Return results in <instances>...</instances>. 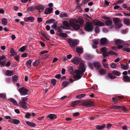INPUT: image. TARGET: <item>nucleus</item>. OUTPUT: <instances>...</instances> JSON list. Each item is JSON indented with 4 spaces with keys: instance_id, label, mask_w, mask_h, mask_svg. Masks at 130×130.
<instances>
[{
    "instance_id": "nucleus-48",
    "label": "nucleus",
    "mask_w": 130,
    "mask_h": 130,
    "mask_svg": "<svg viewBox=\"0 0 130 130\" xmlns=\"http://www.w3.org/2000/svg\"><path fill=\"white\" fill-rule=\"evenodd\" d=\"M100 30V28L98 26L96 27L94 29L95 31L96 34L98 33L99 32Z\"/></svg>"
},
{
    "instance_id": "nucleus-7",
    "label": "nucleus",
    "mask_w": 130,
    "mask_h": 130,
    "mask_svg": "<svg viewBox=\"0 0 130 130\" xmlns=\"http://www.w3.org/2000/svg\"><path fill=\"white\" fill-rule=\"evenodd\" d=\"M71 61L75 65H77L80 62V59L79 58L75 57Z\"/></svg>"
},
{
    "instance_id": "nucleus-60",
    "label": "nucleus",
    "mask_w": 130,
    "mask_h": 130,
    "mask_svg": "<svg viewBox=\"0 0 130 130\" xmlns=\"http://www.w3.org/2000/svg\"><path fill=\"white\" fill-rule=\"evenodd\" d=\"M28 9L29 11L32 12L34 11V9L33 7L31 6V7H29L28 8Z\"/></svg>"
},
{
    "instance_id": "nucleus-63",
    "label": "nucleus",
    "mask_w": 130,
    "mask_h": 130,
    "mask_svg": "<svg viewBox=\"0 0 130 130\" xmlns=\"http://www.w3.org/2000/svg\"><path fill=\"white\" fill-rule=\"evenodd\" d=\"M80 113L78 112H76L73 113V115L75 117L79 116Z\"/></svg>"
},
{
    "instance_id": "nucleus-28",
    "label": "nucleus",
    "mask_w": 130,
    "mask_h": 130,
    "mask_svg": "<svg viewBox=\"0 0 130 130\" xmlns=\"http://www.w3.org/2000/svg\"><path fill=\"white\" fill-rule=\"evenodd\" d=\"M106 70L103 69H101L99 71V73L101 75L104 74L106 73Z\"/></svg>"
},
{
    "instance_id": "nucleus-36",
    "label": "nucleus",
    "mask_w": 130,
    "mask_h": 130,
    "mask_svg": "<svg viewBox=\"0 0 130 130\" xmlns=\"http://www.w3.org/2000/svg\"><path fill=\"white\" fill-rule=\"evenodd\" d=\"M26 47H27L26 46H23L19 49V51L20 52H23L25 50Z\"/></svg>"
},
{
    "instance_id": "nucleus-43",
    "label": "nucleus",
    "mask_w": 130,
    "mask_h": 130,
    "mask_svg": "<svg viewBox=\"0 0 130 130\" xmlns=\"http://www.w3.org/2000/svg\"><path fill=\"white\" fill-rule=\"evenodd\" d=\"M44 9V7L42 6H38L37 9L39 10H43Z\"/></svg>"
},
{
    "instance_id": "nucleus-54",
    "label": "nucleus",
    "mask_w": 130,
    "mask_h": 130,
    "mask_svg": "<svg viewBox=\"0 0 130 130\" xmlns=\"http://www.w3.org/2000/svg\"><path fill=\"white\" fill-rule=\"evenodd\" d=\"M57 29L58 31V32H61L63 31L62 29V28L60 26L58 27Z\"/></svg>"
},
{
    "instance_id": "nucleus-20",
    "label": "nucleus",
    "mask_w": 130,
    "mask_h": 130,
    "mask_svg": "<svg viewBox=\"0 0 130 130\" xmlns=\"http://www.w3.org/2000/svg\"><path fill=\"white\" fill-rule=\"evenodd\" d=\"M6 74L7 76H11L13 74V72L12 71L8 70L6 72Z\"/></svg>"
},
{
    "instance_id": "nucleus-53",
    "label": "nucleus",
    "mask_w": 130,
    "mask_h": 130,
    "mask_svg": "<svg viewBox=\"0 0 130 130\" xmlns=\"http://www.w3.org/2000/svg\"><path fill=\"white\" fill-rule=\"evenodd\" d=\"M63 25L66 26H68L69 25V23L67 21H64L63 22Z\"/></svg>"
},
{
    "instance_id": "nucleus-12",
    "label": "nucleus",
    "mask_w": 130,
    "mask_h": 130,
    "mask_svg": "<svg viewBox=\"0 0 130 130\" xmlns=\"http://www.w3.org/2000/svg\"><path fill=\"white\" fill-rule=\"evenodd\" d=\"M93 64L94 67L96 69H99L101 68V66L99 63L96 61H95L93 62Z\"/></svg>"
},
{
    "instance_id": "nucleus-35",
    "label": "nucleus",
    "mask_w": 130,
    "mask_h": 130,
    "mask_svg": "<svg viewBox=\"0 0 130 130\" xmlns=\"http://www.w3.org/2000/svg\"><path fill=\"white\" fill-rule=\"evenodd\" d=\"M122 49L123 51H126L128 52H130V49L128 47H124Z\"/></svg>"
},
{
    "instance_id": "nucleus-33",
    "label": "nucleus",
    "mask_w": 130,
    "mask_h": 130,
    "mask_svg": "<svg viewBox=\"0 0 130 130\" xmlns=\"http://www.w3.org/2000/svg\"><path fill=\"white\" fill-rule=\"evenodd\" d=\"M20 123V121L18 119H14L13 123L15 124H18Z\"/></svg>"
},
{
    "instance_id": "nucleus-10",
    "label": "nucleus",
    "mask_w": 130,
    "mask_h": 130,
    "mask_svg": "<svg viewBox=\"0 0 130 130\" xmlns=\"http://www.w3.org/2000/svg\"><path fill=\"white\" fill-rule=\"evenodd\" d=\"M94 23L96 25L99 26H103L104 25V24L103 22H102L98 20H97L94 21Z\"/></svg>"
},
{
    "instance_id": "nucleus-30",
    "label": "nucleus",
    "mask_w": 130,
    "mask_h": 130,
    "mask_svg": "<svg viewBox=\"0 0 130 130\" xmlns=\"http://www.w3.org/2000/svg\"><path fill=\"white\" fill-rule=\"evenodd\" d=\"M107 76L110 79H115L116 78V76L113 75L111 73H109Z\"/></svg>"
},
{
    "instance_id": "nucleus-41",
    "label": "nucleus",
    "mask_w": 130,
    "mask_h": 130,
    "mask_svg": "<svg viewBox=\"0 0 130 130\" xmlns=\"http://www.w3.org/2000/svg\"><path fill=\"white\" fill-rule=\"evenodd\" d=\"M59 35L62 37H67L68 35L67 34L65 33L61 32L59 34Z\"/></svg>"
},
{
    "instance_id": "nucleus-19",
    "label": "nucleus",
    "mask_w": 130,
    "mask_h": 130,
    "mask_svg": "<svg viewBox=\"0 0 130 130\" xmlns=\"http://www.w3.org/2000/svg\"><path fill=\"white\" fill-rule=\"evenodd\" d=\"M85 57L88 60L92 59L94 57L93 55L88 54H86Z\"/></svg>"
},
{
    "instance_id": "nucleus-11",
    "label": "nucleus",
    "mask_w": 130,
    "mask_h": 130,
    "mask_svg": "<svg viewBox=\"0 0 130 130\" xmlns=\"http://www.w3.org/2000/svg\"><path fill=\"white\" fill-rule=\"evenodd\" d=\"M47 117L48 120H53L55 119L56 118L57 116L55 114H50L48 115Z\"/></svg>"
},
{
    "instance_id": "nucleus-13",
    "label": "nucleus",
    "mask_w": 130,
    "mask_h": 130,
    "mask_svg": "<svg viewBox=\"0 0 130 130\" xmlns=\"http://www.w3.org/2000/svg\"><path fill=\"white\" fill-rule=\"evenodd\" d=\"M52 11L53 8L52 7H49L45 9V13L46 14H50Z\"/></svg>"
},
{
    "instance_id": "nucleus-61",
    "label": "nucleus",
    "mask_w": 130,
    "mask_h": 130,
    "mask_svg": "<svg viewBox=\"0 0 130 130\" xmlns=\"http://www.w3.org/2000/svg\"><path fill=\"white\" fill-rule=\"evenodd\" d=\"M105 3L104 5V6L106 7L109 5V3L107 1H105Z\"/></svg>"
},
{
    "instance_id": "nucleus-55",
    "label": "nucleus",
    "mask_w": 130,
    "mask_h": 130,
    "mask_svg": "<svg viewBox=\"0 0 130 130\" xmlns=\"http://www.w3.org/2000/svg\"><path fill=\"white\" fill-rule=\"evenodd\" d=\"M5 63V61L4 60L1 61L0 60V65H1L2 67L4 66Z\"/></svg>"
},
{
    "instance_id": "nucleus-9",
    "label": "nucleus",
    "mask_w": 130,
    "mask_h": 130,
    "mask_svg": "<svg viewBox=\"0 0 130 130\" xmlns=\"http://www.w3.org/2000/svg\"><path fill=\"white\" fill-rule=\"evenodd\" d=\"M24 20L26 22L29 21L30 22H32L34 21L35 19L33 17L30 16L25 18Z\"/></svg>"
},
{
    "instance_id": "nucleus-15",
    "label": "nucleus",
    "mask_w": 130,
    "mask_h": 130,
    "mask_svg": "<svg viewBox=\"0 0 130 130\" xmlns=\"http://www.w3.org/2000/svg\"><path fill=\"white\" fill-rule=\"evenodd\" d=\"M105 127V124H103L102 125H97L95 126L96 129L98 130L103 129Z\"/></svg>"
},
{
    "instance_id": "nucleus-64",
    "label": "nucleus",
    "mask_w": 130,
    "mask_h": 130,
    "mask_svg": "<svg viewBox=\"0 0 130 130\" xmlns=\"http://www.w3.org/2000/svg\"><path fill=\"white\" fill-rule=\"evenodd\" d=\"M55 77L56 78H57L59 79L61 78V76L60 74H58L56 75L55 76Z\"/></svg>"
},
{
    "instance_id": "nucleus-23",
    "label": "nucleus",
    "mask_w": 130,
    "mask_h": 130,
    "mask_svg": "<svg viewBox=\"0 0 130 130\" xmlns=\"http://www.w3.org/2000/svg\"><path fill=\"white\" fill-rule=\"evenodd\" d=\"M121 68L124 70H127L128 68V64L126 65L123 64H121Z\"/></svg>"
},
{
    "instance_id": "nucleus-31",
    "label": "nucleus",
    "mask_w": 130,
    "mask_h": 130,
    "mask_svg": "<svg viewBox=\"0 0 130 130\" xmlns=\"http://www.w3.org/2000/svg\"><path fill=\"white\" fill-rule=\"evenodd\" d=\"M112 73L113 74L118 76H119L120 75V73L119 72H118L115 70L112 71Z\"/></svg>"
},
{
    "instance_id": "nucleus-46",
    "label": "nucleus",
    "mask_w": 130,
    "mask_h": 130,
    "mask_svg": "<svg viewBox=\"0 0 130 130\" xmlns=\"http://www.w3.org/2000/svg\"><path fill=\"white\" fill-rule=\"evenodd\" d=\"M85 95L83 94H81L77 95L76 97L77 98L80 99L82 98L85 96Z\"/></svg>"
},
{
    "instance_id": "nucleus-2",
    "label": "nucleus",
    "mask_w": 130,
    "mask_h": 130,
    "mask_svg": "<svg viewBox=\"0 0 130 130\" xmlns=\"http://www.w3.org/2000/svg\"><path fill=\"white\" fill-rule=\"evenodd\" d=\"M77 21L76 19H71L69 21V23L71 26L75 30L79 29L80 28V26L77 24Z\"/></svg>"
},
{
    "instance_id": "nucleus-22",
    "label": "nucleus",
    "mask_w": 130,
    "mask_h": 130,
    "mask_svg": "<svg viewBox=\"0 0 130 130\" xmlns=\"http://www.w3.org/2000/svg\"><path fill=\"white\" fill-rule=\"evenodd\" d=\"M76 51L77 53L80 54H82L83 52V49L79 47L76 48Z\"/></svg>"
},
{
    "instance_id": "nucleus-58",
    "label": "nucleus",
    "mask_w": 130,
    "mask_h": 130,
    "mask_svg": "<svg viewBox=\"0 0 130 130\" xmlns=\"http://www.w3.org/2000/svg\"><path fill=\"white\" fill-rule=\"evenodd\" d=\"M121 107L120 108V109H122V110L124 111H126V112H128L129 110L127 109L126 107L125 106H121Z\"/></svg>"
},
{
    "instance_id": "nucleus-17",
    "label": "nucleus",
    "mask_w": 130,
    "mask_h": 130,
    "mask_svg": "<svg viewBox=\"0 0 130 130\" xmlns=\"http://www.w3.org/2000/svg\"><path fill=\"white\" fill-rule=\"evenodd\" d=\"M27 103L25 101H21L20 102V105L24 109H26L27 108V106L26 104Z\"/></svg>"
},
{
    "instance_id": "nucleus-4",
    "label": "nucleus",
    "mask_w": 130,
    "mask_h": 130,
    "mask_svg": "<svg viewBox=\"0 0 130 130\" xmlns=\"http://www.w3.org/2000/svg\"><path fill=\"white\" fill-rule=\"evenodd\" d=\"M19 91L22 95H25L29 94V90L26 88L22 87L20 88L18 90Z\"/></svg>"
},
{
    "instance_id": "nucleus-62",
    "label": "nucleus",
    "mask_w": 130,
    "mask_h": 130,
    "mask_svg": "<svg viewBox=\"0 0 130 130\" xmlns=\"http://www.w3.org/2000/svg\"><path fill=\"white\" fill-rule=\"evenodd\" d=\"M37 21L39 23L42 22V18L41 17L37 18Z\"/></svg>"
},
{
    "instance_id": "nucleus-32",
    "label": "nucleus",
    "mask_w": 130,
    "mask_h": 130,
    "mask_svg": "<svg viewBox=\"0 0 130 130\" xmlns=\"http://www.w3.org/2000/svg\"><path fill=\"white\" fill-rule=\"evenodd\" d=\"M55 21V20L54 19H51L47 21L46 22V23L48 24L53 23Z\"/></svg>"
},
{
    "instance_id": "nucleus-25",
    "label": "nucleus",
    "mask_w": 130,
    "mask_h": 130,
    "mask_svg": "<svg viewBox=\"0 0 130 130\" xmlns=\"http://www.w3.org/2000/svg\"><path fill=\"white\" fill-rule=\"evenodd\" d=\"M8 100L11 102L14 105H16L17 104V101L13 98H10L8 99Z\"/></svg>"
},
{
    "instance_id": "nucleus-14",
    "label": "nucleus",
    "mask_w": 130,
    "mask_h": 130,
    "mask_svg": "<svg viewBox=\"0 0 130 130\" xmlns=\"http://www.w3.org/2000/svg\"><path fill=\"white\" fill-rule=\"evenodd\" d=\"M100 42L102 45L106 44L108 43L107 39L106 38H102L100 39Z\"/></svg>"
},
{
    "instance_id": "nucleus-50",
    "label": "nucleus",
    "mask_w": 130,
    "mask_h": 130,
    "mask_svg": "<svg viewBox=\"0 0 130 130\" xmlns=\"http://www.w3.org/2000/svg\"><path fill=\"white\" fill-rule=\"evenodd\" d=\"M107 51V48L105 47L101 48L100 49V51L102 52H106Z\"/></svg>"
},
{
    "instance_id": "nucleus-29",
    "label": "nucleus",
    "mask_w": 130,
    "mask_h": 130,
    "mask_svg": "<svg viewBox=\"0 0 130 130\" xmlns=\"http://www.w3.org/2000/svg\"><path fill=\"white\" fill-rule=\"evenodd\" d=\"M112 23V21L111 20H107L105 23V25L107 26H110L111 25Z\"/></svg>"
},
{
    "instance_id": "nucleus-44",
    "label": "nucleus",
    "mask_w": 130,
    "mask_h": 130,
    "mask_svg": "<svg viewBox=\"0 0 130 130\" xmlns=\"http://www.w3.org/2000/svg\"><path fill=\"white\" fill-rule=\"evenodd\" d=\"M115 43L116 45H118L119 44H121V42L120 39H118L115 41Z\"/></svg>"
},
{
    "instance_id": "nucleus-26",
    "label": "nucleus",
    "mask_w": 130,
    "mask_h": 130,
    "mask_svg": "<svg viewBox=\"0 0 130 130\" xmlns=\"http://www.w3.org/2000/svg\"><path fill=\"white\" fill-rule=\"evenodd\" d=\"M2 24L4 26H6L7 25V19L5 18H3L2 20Z\"/></svg>"
},
{
    "instance_id": "nucleus-8",
    "label": "nucleus",
    "mask_w": 130,
    "mask_h": 130,
    "mask_svg": "<svg viewBox=\"0 0 130 130\" xmlns=\"http://www.w3.org/2000/svg\"><path fill=\"white\" fill-rule=\"evenodd\" d=\"M48 52V51H41L39 53L41 56H43V58H45L48 57L49 55L48 54H45V53H47Z\"/></svg>"
},
{
    "instance_id": "nucleus-40",
    "label": "nucleus",
    "mask_w": 130,
    "mask_h": 130,
    "mask_svg": "<svg viewBox=\"0 0 130 130\" xmlns=\"http://www.w3.org/2000/svg\"><path fill=\"white\" fill-rule=\"evenodd\" d=\"M13 82H16L18 80V76L17 75H14L12 77Z\"/></svg>"
},
{
    "instance_id": "nucleus-34",
    "label": "nucleus",
    "mask_w": 130,
    "mask_h": 130,
    "mask_svg": "<svg viewBox=\"0 0 130 130\" xmlns=\"http://www.w3.org/2000/svg\"><path fill=\"white\" fill-rule=\"evenodd\" d=\"M121 106L117 105H113L112 106L111 108L115 110L117 109H120V108L121 107Z\"/></svg>"
},
{
    "instance_id": "nucleus-27",
    "label": "nucleus",
    "mask_w": 130,
    "mask_h": 130,
    "mask_svg": "<svg viewBox=\"0 0 130 130\" xmlns=\"http://www.w3.org/2000/svg\"><path fill=\"white\" fill-rule=\"evenodd\" d=\"M31 62L32 61L31 60H29L26 62V64L28 68H29L31 67Z\"/></svg>"
},
{
    "instance_id": "nucleus-24",
    "label": "nucleus",
    "mask_w": 130,
    "mask_h": 130,
    "mask_svg": "<svg viewBox=\"0 0 130 130\" xmlns=\"http://www.w3.org/2000/svg\"><path fill=\"white\" fill-rule=\"evenodd\" d=\"M123 21L124 24L128 26L129 25L130 22L129 19L125 18L124 19Z\"/></svg>"
},
{
    "instance_id": "nucleus-1",
    "label": "nucleus",
    "mask_w": 130,
    "mask_h": 130,
    "mask_svg": "<svg viewBox=\"0 0 130 130\" xmlns=\"http://www.w3.org/2000/svg\"><path fill=\"white\" fill-rule=\"evenodd\" d=\"M79 67L80 69L81 70H75L74 73L76 75L74 76V78L75 79V80H78L81 78L83 75L84 73L86 70L85 66L84 64L81 63L79 64Z\"/></svg>"
},
{
    "instance_id": "nucleus-47",
    "label": "nucleus",
    "mask_w": 130,
    "mask_h": 130,
    "mask_svg": "<svg viewBox=\"0 0 130 130\" xmlns=\"http://www.w3.org/2000/svg\"><path fill=\"white\" fill-rule=\"evenodd\" d=\"M51 81L53 85L54 86H55L57 83L56 80L54 79H52Z\"/></svg>"
},
{
    "instance_id": "nucleus-49",
    "label": "nucleus",
    "mask_w": 130,
    "mask_h": 130,
    "mask_svg": "<svg viewBox=\"0 0 130 130\" xmlns=\"http://www.w3.org/2000/svg\"><path fill=\"white\" fill-rule=\"evenodd\" d=\"M117 65V64H116L115 63H111L110 64L111 67L112 69L115 68Z\"/></svg>"
},
{
    "instance_id": "nucleus-3",
    "label": "nucleus",
    "mask_w": 130,
    "mask_h": 130,
    "mask_svg": "<svg viewBox=\"0 0 130 130\" xmlns=\"http://www.w3.org/2000/svg\"><path fill=\"white\" fill-rule=\"evenodd\" d=\"M84 28L86 31L91 32L93 30L94 28L91 22H88L86 23Z\"/></svg>"
},
{
    "instance_id": "nucleus-18",
    "label": "nucleus",
    "mask_w": 130,
    "mask_h": 130,
    "mask_svg": "<svg viewBox=\"0 0 130 130\" xmlns=\"http://www.w3.org/2000/svg\"><path fill=\"white\" fill-rule=\"evenodd\" d=\"M123 81L125 82H130V77L128 76H124L123 77Z\"/></svg>"
},
{
    "instance_id": "nucleus-21",
    "label": "nucleus",
    "mask_w": 130,
    "mask_h": 130,
    "mask_svg": "<svg viewBox=\"0 0 130 130\" xmlns=\"http://www.w3.org/2000/svg\"><path fill=\"white\" fill-rule=\"evenodd\" d=\"M68 70L71 74H73L75 73H74V68L72 66H69L68 68Z\"/></svg>"
},
{
    "instance_id": "nucleus-5",
    "label": "nucleus",
    "mask_w": 130,
    "mask_h": 130,
    "mask_svg": "<svg viewBox=\"0 0 130 130\" xmlns=\"http://www.w3.org/2000/svg\"><path fill=\"white\" fill-rule=\"evenodd\" d=\"M82 105L85 107H91L94 105V104L92 102L88 100L83 102Z\"/></svg>"
},
{
    "instance_id": "nucleus-39",
    "label": "nucleus",
    "mask_w": 130,
    "mask_h": 130,
    "mask_svg": "<svg viewBox=\"0 0 130 130\" xmlns=\"http://www.w3.org/2000/svg\"><path fill=\"white\" fill-rule=\"evenodd\" d=\"M70 83L68 82L67 81H64L63 82L62 84V86L64 87L67 86Z\"/></svg>"
},
{
    "instance_id": "nucleus-45",
    "label": "nucleus",
    "mask_w": 130,
    "mask_h": 130,
    "mask_svg": "<svg viewBox=\"0 0 130 130\" xmlns=\"http://www.w3.org/2000/svg\"><path fill=\"white\" fill-rule=\"evenodd\" d=\"M40 62L39 61L36 60L34 62L33 64L34 66H37L38 65Z\"/></svg>"
},
{
    "instance_id": "nucleus-16",
    "label": "nucleus",
    "mask_w": 130,
    "mask_h": 130,
    "mask_svg": "<svg viewBox=\"0 0 130 130\" xmlns=\"http://www.w3.org/2000/svg\"><path fill=\"white\" fill-rule=\"evenodd\" d=\"M26 123L28 126L29 127H34L36 125V124L29 121H26Z\"/></svg>"
},
{
    "instance_id": "nucleus-38",
    "label": "nucleus",
    "mask_w": 130,
    "mask_h": 130,
    "mask_svg": "<svg viewBox=\"0 0 130 130\" xmlns=\"http://www.w3.org/2000/svg\"><path fill=\"white\" fill-rule=\"evenodd\" d=\"M113 20L115 24H117L119 22L120 20V19L119 18H113Z\"/></svg>"
},
{
    "instance_id": "nucleus-57",
    "label": "nucleus",
    "mask_w": 130,
    "mask_h": 130,
    "mask_svg": "<svg viewBox=\"0 0 130 130\" xmlns=\"http://www.w3.org/2000/svg\"><path fill=\"white\" fill-rule=\"evenodd\" d=\"M122 24H117L115 26V28L116 29L119 28L120 27L122 26Z\"/></svg>"
},
{
    "instance_id": "nucleus-59",
    "label": "nucleus",
    "mask_w": 130,
    "mask_h": 130,
    "mask_svg": "<svg viewBox=\"0 0 130 130\" xmlns=\"http://www.w3.org/2000/svg\"><path fill=\"white\" fill-rule=\"evenodd\" d=\"M15 59L17 61H19L20 58V56L19 55H17L16 56H14Z\"/></svg>"
},
{
    "instance_id": "nucleus-56",
    "label": "nucleus",
    "mask_w": 130,
    "mask_h": 130,
    "mask_svg": "<svg viewBox=\"0 0 130 130\" xmlns=\"http://www.w3.org/2000/svg\"><path fill=\"white\" fill-rule=\"evenodd\" d=\"M108 54H109L107 52H104L102 54V55L103 56L104 58L105 57L107 56Z\"/></svg>"
},
{
    "instance_id": "nucleus-37",
    "label": "nucleus",
    "mask_w": 130,
    "mask_h": 130,
    "mask_svg": "<svg viewBox=\"0 0 130 130\" xmlns=\"http://www.w3.org/2000/svg\"><path fill=\"white\" fill-rule=\"evenodd\" d=\"M89 67L91 69L93 70L94 68L93 67V64L91 62H89L88 63Z\"/></svg>"
},
{
    "instance_id": "nucleus-42",
    "label": "nucleus",
    "mask_w": 130,
    "mask_h": 130,
    "mask_svg": "<svg viewBox=\"0 0 130 130\" xmlns=\"http://www.w3.org/2000/svg\"><path fill=\"white\" fill-rule=\"evenodd\" d=\"M0 98H2L3 99H5L6 98V95L4 93L0 94Z\"/></svg>"
},
{
    "instance_id": "nucleus-51",
    "label": "nucleus",
    "mask_w": 130,
    "mask_h": 130,
    "mask_svg": "<svg viewBox=\"0 0 130 130\" xmlns=\"http://www.w3.org/2000/svg\"><path fill=\"white\" fill-rule=\"evenodd\" d=\"M31 116V114L27 112L25 115V117L27 118H30Z\"/></svg>"
},
{
    "instance_id": "nucleus-6",
    "label": "nucleus",
    "mask_w": 130,
    "mask_h": 130,
    "mask_svg": "<svg viewBox=\"0 0 130 130\" xmlns=\"http://www.w3.org/2000/svg\"><path fill=\"white\" fill-rule=\"evenodd\" d=\"M68 42L70 46L73 47L77 45V41L75 40H72L71 39H69Z\"/></svg>"
},
{
    "instance_id": "nucleus-52",
    "label": "nucleus",
    "mask_w": 130,
    "mask_h": 130,
    "mask_svg": "<svg viewBox=\"0 0 130 130\" xmlns=\"http://www.w3.org/2000/svg\"><path fill=\"white\" fill-rule=\"evenodd\" d=\"M60 17L61 18L67 17V14L66 13H61L60 14Z\"/></svg>"
}]
</instances>
